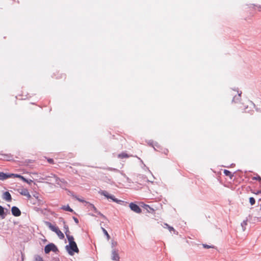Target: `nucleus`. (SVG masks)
<instances>
[{"label": "nucleus", "instance_id": "f257e3e1", "mask_svg": "<svg viewBox=\"0 0 261 261\" xmlns=\"http://www.w3.org/2000/svg\"><path fill=\"white\" fill-rule=\"evenodd\" d=\"M69 245L66 246V249L70 255H73V252L79 253V250L76 243L74 241V238H69L68 239Z\"/></svg>", "mask_w": 261, "mask_h": 261}, {"label": "nucleus", "instance_id": "f03ea898", "mask_svg": "<svg viewBox=\"0 0 261 261\" xmlns=\"http://www.w3.org/2000/svg\"><path fill=\"white\" fill-rule=\"evenodd\" d=\"M48 226L52 231L56 232L59 238L62 240L64 238V235L58 227L53 225L50 223H47Z\"/></svg>", "mask_w": 261, "mask_h": 261}, {"label": "nucleus", "instance_id": "7ed1b4c3", "mask_svg": "<svg viewBox=\"0 0 261 261\" xmlns=\"http://www.w3.org/2000/svg\"><path fill=\"white\" fill-rule=\"evenodd\" d=\"M57 249L56 246L54 244L51 243L45 247L44 251L46 253H48L51 251H56Z\"/></svg>", "mask_w": 261, "mask_h": 261}, {"label": "nucleus", "instance_id": "20e7f679", "mask_svg": "<svg viewBox=\"0 0 261 261\" xmlns=\"http://www.w3.org/2000/svg\"><path fill=\"white\" fill-rule=\"evenodd\" d=\"M130 208L131 210L134 211V212L136 213L140 214L142 212V210L141 208L137 204L132 202L129 204V205Z\"/></svg>", "mask_w": 261, "mask_h": 261}, {"label": "nucleus", "instance_id": "39448f33", "mask_svg": "<svg viewBox=\"0 0 261 261\" xmlns=\"http://www.w3.org/2000/svg\"><path fill=\"white\" fill-rule=\"evenodd\" d=\"M9 178H14V174L0 172L1 180H5Z\"/></svg>", "mask_w": 261, "mask_h": 261}, {"label": "nucleus", "instance_id": "423d86ee", "mask_svg": "<svg viewBox=\"0 0 261 261\" xmlns=\"http://www.w3.org/2000/svg\"><path fill=\"white\" fill-rule=\"evenodd\" d=\"M12 214L15 217H18L21 215V212L16 206H13L11 209Z\"/></svg>", "mask_w": 261, "mask_h": 261}, {"label": "nucleus", "instance_id": "0eeeda50", "mask_svg": "<svg viewBox=\"0 0 261 261\" xmlns=\"http://www.w3.org/2000/svg\"><path fill=\"white\" fill-rule=\"evenodd\" d=\"M102 195H104L108 199H112L113 201L116 202H118L120 200H118L113 195H110L107 192L104 191L102 192Z\"/></svg>", "mask_w": 261, "mask_h": 261}, {"label": "nucleus", "instance_id": "6e6552de", "mask_svg": "<svg viewBox=\"0 0 261 261\" xmlns=\"http://www.w3.org/2000/svg\"><path fill=\"white\" fill-rule=\"evenodd\" d=\"M102 195H104L108 199H112L113 201L116 202H118L120 200H118L113 195H110L107 192L104 191L102 192Z\"/></svg>", "mask_w": 261, "mask_h": 261}, {"label": "nucleus", "instance_id": "1a4fd4ad", "mask_svg": "<svg viewBox=\"0 0 261 261\" xmlns=\"http://www.w3.org/2000/svg\"><path fill=\"white\" fill-rule=\"evenodd\" d=\"M19 193L23 196H26L29 199L31 197L29 191L27 189H20L19 191Z\"/></svg>", "mask_w": 261, "mask_h": 261}, {"label": "nucleus", "instance_id": "9d476101", "mask_svg": "<svg viewBox=\"0 0 261 261\" xmlns=\"http://www.w3.org/2000/svg\"><path fill=\"white\" fill-rule=\"evenodd\" d=\"M3 199L9 202L11 201V195L9 192H5L3 194Z\"/></svg>", "mask_w": 261, "mask_h": 261}, {"label": "nucleus", "instance_id": "9b49d317", "mask_svg": "<svg viewBox=\"0 0 261 261\" xmlns=\"http://www.w3.org/2000/svg\"><path fill=\"white\" fill-rule=\"evenodd\" d=\"M64 228L65 229V233L67 239H68L69 238L73 237V236L70 235V232L69 230V228L67 225L65 224L64 226Z\"/></svg>", "mask_w": 261, "mask_h": 261}, {"label": "nucleus", "instance_id": "f8f14e48", "mask_svg": "<svg viewBox=\"0 0 261 261\" xmlns=\"http://www.w3.org/2000/svg\"><path fill=\"white\" fill-rule=\"evenodd\" d=\"M112 258L114 260L118 261L119 259L118 253L116 251H113L112 253Z\"/></svg>", "mask_w": 261, "mask_h": 261}, {"label": "nucleus", "instance_id": "ddd939ff", "mask_svg": "<svg viewBox=\"0 0 261 261\" xmlns=\"http://www.w3.org/2000/svg\"><path fill=\"white\" fill-rule=\"evenodd\" d=\"M15 177L19 178L22 179L24 182L29 183V181L27 179H25L23 176H22L19 174H14V178H15Z\"/></svg>", "mask_w": 261, "mask_h": 261}, {"label": "nucleus", "instance_id": "4468645a", "mask_svg": "<svg viewBox=\"0 0 261 261\" xmlns=\"http://www.w3.org/2000/svg\"><path fill=\"white\" fill-rule=\"evenodd\" d=\"M223 173L226 176H229L230 178H232L233 174L229 171L225 169L223 171Z\"/></svg>", "mask_w": 261, "mask_h": 261}, {"label": "nucleus", "instance_id": "2eb2a0df", "mask_svg": "<svg viewBox=\"0 0 261 261\" xmlns=\"http://www.w3.org/2000/svg\"><path fill=\"white\" fill-rule=\"evenodd\" d=\"M62 208L65 211L72 212L73 210L70 207L69 205H64L62 207Z\"/></svg>", "mask_w": 261, "mask_h": 261}, {"label": "nucleus", "instance_id": "dca6fc26", "mask_svg": "<svg viewBox=\"0 0 261 261\" xmlns=\"http://www.w3.org/2000/svg\"><path fill=\"white\" fill-rule=\"evenodd\" d=\"M237 92H238V96H235L233 97V99H232V101H233V102H235V101H235L236 99H237V100H239V99H240V98L241 95V94H242V92H241V91L239 92V91H237Z\"/></svg>", "mask_w": 261, "mask_h": 261}, {"label": "nucleus", "instance_id": "f3484780", "mask_svg": "<svg viewBox=\"0 0 261 261\" xmlns=\"http://www.w3.org/2000/svg\"><path fill=\"white\" fill-rule=\"evenodd\" d=\"M54 178L56 180V181L57 182V184L58 185H59L60 186H62V184H64V181L61 180V179H58L57 178H56V177H54Z\"/></svg>", "mask_w": 261, "mask_h": 261}, {"label": "nucleus", "instance_id": "a211bd4d", "mask_svg": "<svg viewBox=\"0 0 261 261\" xmlns=\"http://www.w3.org/2000/svg\"><path fill=\"white\" fill-rule=\"evenodd\" d=\"M102 231L103 232V233H105V234L107 236L108 239L109 240L110 238V236L108 234L107 231L103 228H102Z\"/></svg>", "mask_w": 261, "mask_h": 261}, {"label": "nucleus", "instance_id": "6ab92c4d", "mask_svg": "<svg viewBox=\"0 0 261 261\" xmlns=\"http://www.w3.org/2000/svg\"><path fill=\"white\" fill-rule=\"evenodd\" d=\"M249 202L251 204V205H254L255 203V199L253 197H250L249 198Z\"/></svg>", "mask_w": 261, "mask_h": 261}, {"label": "nucleus", "instance_id": "aec40b11", "mask_svg": "<svg viewBox=\"0 0 261 261\" xmlns=\"http://www.w3.org/2000/svg\"><path fill=\"white\" fill-rule=\"evenodd\" d=\"M252 179L258 180L259 181H261V177L258 175H257L256 176L253 177Z\"/></svg>", "mask_w": 261, "mask_h": 261}, {"label": "nucleus", "instance_id": "412c9836", "mask_svg": "<svg viewBox=\"0 0 261 261\" xmlns=\"http://www.w3.org/2000/svg\"><path fill=\"white\" fill-rule=\"evenodd\" d=\"M4 214V209L0 205V216H3Z\"/></svg>", "mask_w": 261, "mask_h": 261}, {"label": "nucleus", "instance_id": "4be33fe9", "mask_svg": "<svg viewBox=\"0 0 261 261\" xmlns=\"http://www.w3.org/2000/svg\"><path fill=\"white\" fill-rule=\"evenodd\" d=\"M118 156L120 158H127L128 155L125 153H122L119 154Z\"/></svg>", "mask_w": 261, "mask_h": 261}, {"label": "nucleus", "instance_id": "5701e85b", "mask_svg": "<svg viewBox=\"0 0 261 261\" xmlns=\"http://www.w3.org/2000/svg\"><path fill=\"white\" fill-rule=\"evenodd\" d=\"M203 246L204 248L208 249V248H214L213 246H210L206 244H203Z\"/></svg>", "mask_w": 261, "mask_h": 261}, {"label": "nucleus", "instance_id": "b1692460", "mask_svg": "<svg viewBox=\"0 0 261 261\" xmlns=\"http://www.w3.org/2000/svg\"><path fill=\"white\" fill-rule=\"evenodd\" d=\"M165 225L168 227V228L169 229V230L170 231L174 230V229L173 228V227L169 226L166 223V224H165Z\"/></svg>", "mask_w": 261, "mask_h": 261}, {"label": "nucleus", "instance_id": "393cba45", "mask_svg": "<svg viewBox=\"0 0 261 261\" xmlns=\"http://www.w3.org/2000/svg\"><path fill=\"white\" fill-rule=\"evenodd\" d=\"M35 261H43L42 258L40 256H37L35 258Z\"/></svg>", "mask_w": 261, "mask_h": 261}, {"label": "nucleus", "instance_id": "a878e982", "mask_svg": "<svg viewBox=\"0 0 261 261\" xmlns=\"http://www.w3.org/2000/svg\"><path fill=\"white\" fill-rule=\"evenodd\" d=\"M76 199L80 201V202H86L85 200H84L83 199H80V198H77L76 197Z\"/></svg>", "mask_w": 261, "mask_h": 261}, {"label": "nucleus", "instance_id": "bb28decb", "mask_svg": "<svg viewBox=\"0 0 261 261\" xmlns=\"http://www.w3.org/2000/svg\"><path fill=\"white\" fill-rule=\"evenodd\" d=\"M91 206L93 208V210L95 211V212H97V209L94 206V205L93 204H90Z\"/></svg>", "mask_w": 261, "mask_h": 261}, {"label": "nucleus", "instance_id": "cd10ccee", "mask_svg": "<svg viewBox=\"0 0 261 261\" xmlns=\"http://www.w3.org/2000/svg\"><path fill=\"white\" fill-rule=\"evenodd\" d=\"M45 158V159H46V158ZM47 162H49V163H51V162H53V159H47Z\"/></svg>", "mask_w": 261, "mask_h": 261}, {"label": "nucleus", "instance_id": "c85d7f7f", "mask_svg": "<svg viewBox=\"0 0 261 261\" xmlns=\"http://www.w3.org/2000/svg\"><path fill=\"white\" fill-rule=\"evenodd\" d=\"M99 214L100 216H101L102 217H104V216H103L102 214H101L100 213H99Z\"/></svg>", "mask_w": 261, "mask_h": 261}, {"label": "nucleus", "instance_id": "c756f323", "mask_svg": "<svg viewBox=\"0 0 261 261\" xmlns=\"http://www.w3.org/2000/svg\"><path fill=\"white\" fill-rule=\"evenodd\" d=\"M75 221L76 222H78V220H77V219H75Z\"/></svg>", "mask_w": 261, "mask_h": 261}]
</instances>
